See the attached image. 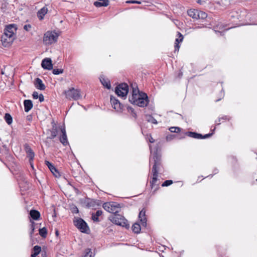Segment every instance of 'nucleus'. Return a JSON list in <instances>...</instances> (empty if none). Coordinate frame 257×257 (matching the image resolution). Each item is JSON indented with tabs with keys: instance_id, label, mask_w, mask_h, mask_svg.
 <instances>
[{
	"instance_id": "1",
	"label": "nucleus",
	"mask_w": 257,
	"mask_h": 257,
	"mask_svg": "<svg viewBox=\"0 0 257 257\" xmlns=\"http://www.w3.org/2000/svg\"><path fill=\"white\" fill-rule=\"evenodd\" d=\"M152 161H153L154 163L152 169L153 177L150 183L151 188L152 189L155 188L153 191L155 193L159 189V184L157 183L158 173L163 168L161 155L158 153L157 150L150 157V164Z\"/></svg>"
},
{
	"instance_id": "2",
	"label": "nucleus",
	"mask_w": 257,
	"mask_h": 257,
	"mask_svg": "<svg viewBox=\"0 0 257 257\" xmlns=\"http://www.w3.org/2000/svg\"><path fill=\"white\" fill-rule=\"evenodd\" d=\"M215 130V127H214V128L212 130V133L202 135L201 134H198L197 133L193 132H182L181 131H183V129L181 128V127L177 126H172L169 128V131L171 133H180L178 136V138L180 140L184 139L186 136H188L196 139H207L212 136L213 134V132H214Z\"/></svg>"
},
{
	"instance_id": "3",
	"label": "nucleus",
	"mask_w": 257,
	"mask_h": 257,
	"mask_svg": "<svg viewBox=\"0 0 257 257\" xmlns=\"http://www.w3.org/2000/svg\"><path fill=\"white\" fill-rule=\"evenodd\" d=\"M129 101L131 103L142 107L147 106L149 103L147 94L141 91L138 93L132 94L129 97Z\"/></svg>"
},
{
	"instance_id": "4",
	"label": "nucleus",
	"mask_w": 257,
	"mask_h": 257,
	"mask_svg": "<svg viewBox=\"0 0 257 257\" xmlns=\"http://www.w3.org/2000/svg\"><path fill=\"white\" fill-rule=\"evenodd\" d=\"M110 221L117 225L125 227L126 229L130 228V224L128 223L127 220L121 215L116 213L113 214L110 219Z\"/></svg>"
},
{
	"instance_id": "5",
	"label": "nucleus",
	"mask_w": 257,
	"mask_h": 257,
	"mask_svg": "<svg viewBox=\"0 0 257 257\" xmlns=\"http://www.w3.org/2000/svg\"><path fill=\"white\" fill-rule=\"evenodd\" d=\"M58 35L54 32H47L43 37V43L46 45H50L57 41Z\"/></svg>"
},
{
	"instance_id": "6",
	"label": "nucleus",
	"mask_w": 257,
	"mask_h": 257,
	"mask_svg": "<svg viewBox=\"0 0 257 257\" xmlns=\"http://www.w3.org/2000/svg\"><path fill=\"white\" fill-rule=\"evenodd\" d=\"M74 225L82 232L88 233L90 230L87 223L81 218H74L73 220Z\"/></svg>"
},
{
	"instance_id": "7",
	"label": "nucleus",
	"mask_w": 257,
	"mask_h": 257,
	"mask_svg": "<svg viewBox=\"0 0 257 257\" xmlns=\"http://www.w3.org/2000/svg\"><path fill=\"white\" fill-rule=\"evenodd\" d=\"M64 93L65 95L66 98L70 100H77L81 98L80 90L73 87L65 90Z\"/></svg>"
},
{
	"instance_id": "8",
	"label": "nucleus",
	"mask_w": 257,
	"mask_h": 257,
	"mask_svg": "<svg viewBox=\"0 0 257 257\" xmlns=\"http://www.w3.org/2000/svg\"><path fill=\"white\" fill-rule=\"evenodd\" d=\"M102 206L106 211L113 214L118 213L120 209V204L115 202H105Z\"/></svg>"
},
{
	"instance_id": "9",
	"label": "nucleus",
	"mask_w": 257,
	"mask_h": 257,
	"mask_svg": "<svg viewBox=\"0 0 257 257\" xmlns=\"http://www.w3.org/2000/svg\"><path fill=\"white\" fill-rule=\"evenodd\" d=\"M188 15L194 20H204L207 17V14L201 11L190 9L187 11Z\"/></svg>"
},
{
	"instance_id": "10",
	"label": "nucleus",
	"mask_w": 257,
	"mask_h": 257,
	"mask_svg": "<svg viewBox=\"0 0 257 257\" xmlns=\"http://www.w3.org/2000/svg\"><path fill=\"white\" fill-rule=\"evenodd\" d=\"M115 93L122 97H126L128 92V86L125 83H123L118 85L115 89Z\"/></svg>"
},
{
	"instance_id": "11",
	"label": "nucleus",
	"mask_w": 257,
	"mask_h": 257,
	"mask_svg": "<svg viewBox=\"0 0 257 257\" xmlns=\"http://www.w3.org/2000/svg\"><path fill=\"white\" fill-rule=\"evenodd\" d=\"M14 36L8 35L4 33L1 37V41L3 46L5 47H9L12 45L14 41L16 39Z\"/></svg>"
},
{
	"instance_id": "12",
	"label": "nucleus",
	"mask_w": 257,
	"mask_h": 257,
	"mask_svg": "<svg viewBox=\"0 0 257 257\" xmlns=\"http://www.w3.org/2000/svg\"><path fill=\"white\" fill-rule=\"evenodd\" d=\"M110 102L112 107L117 111L121 112L123 109V105L119 102V101L114 96L111 95L110 98Z\"/></svg>"
},
{
	"instance_id": "13",
	"label": "nucleus",
	"mask_w": 257,
	"mask_h": 257,
	"mask_svg": "<svg viewBox=\"0 0 257 257\" xmlns=\"http://www.w3.org/2000/svg\"><path fill=\"white\" fill-rule=\"evenodd\" d=\"M17 26L16 24H12L7 25L4 29V33L8 35L14 36L16 38V33L17 30Z\"/></svg>"
},
{
	"instance_id": "14",
	"label": "nucleus",
	"mask_w": 257,
	"mask_h": 257,
	"mask_svg": "<svg viewBox=\"0 0 257 257\" xmlns=\"http://www.w3.org/2000/svg\"><path fill=\"white\" fill-rule=\"evenodd\" d=\"M59 128L60 129L62 133V135L59 137V140L63 146H66L68 145L69 143L67 137L65 128L63 126H60Z\"/></svg>"
},
{
	"instance_id": "15",
	"label": "nucleus",
	"mask_w": 257,
	"mask_h": 257,
	"mask_svg": "<svg viewBox=\"0 0 257 257\" xmlns=\"http://www.w3.org/2000/svg\"><path fill=\"white\" fill-rule=\"evenodd\" d=\"M24 148L25 150L27 153V157L29 159V162L31 164V165L32 167H33L32 162L33 161L34 157H35V153L34 151L32 150L30 146L28 144H25L24 145Z\"/></svg>"
},
{
	"instance_id": "16",
	"label": "nucleus",
	"mask_w": 257,
	"mask_h": 257,
	"mask_svg": "<svg viewBox=\"0 0 257 257\" xmlns=\"http://www.w3.org/2000/svg\"><path fill=\"white\" fill-rule=\"evenodd\" d=\"M52 127L51 130L48 131L50 132L51 135L47 138V139L52 140L54 139L57 135L58 130L56 123H55L54 120L51 122Z\"/></svg>"
},
{
	"instance_id": "17",
	"label": "nucleus",
	"mask_w": 257,
	"mask_h": 257,
	"mask_svg": "<svg viewBox=\"0 0 257 257\" xmlns=\"http://www.w3.org/2000/svg\"><path fill=\"white\" fill-rule=\"evenodd\" d=\"M41 66L44 69L49 70L53 69L52 62L50 58L44 59L42 61Z\"/></svg>"
},
{
	"instance_id": "18",
	"label": "nucleus",
	"mask_w": 257,
	"mask_h": 257,
	"mask_svg": "<svg viewBox=\"0 0 257 257\" xmlns=\"http://www.w3.org/2000/svg\"><path fill=\"white\" fill-rule=\"evenodd\" d=\"M45 164L55 177L59 178L61 176L58 169L51 163L48 161H45Z\"/></svg>"
},
{
	"instance_id": "19",
	"label": "nucleus",
	"mask_w": 257,
	"mask_h": 257,
	"mask_svg": "<svg viewBox=\"0 0 257 257\" xmlns=\"http://www.w3.org/2000/svg\"><path fill=\"white\" fill-rule=\"evenodd\" d=\"M146 210L143 208L139 213V218L140 220L142 226L146 227L147 226V218L146 217Z\"/></svg>"
},
{
	"instance_id": "20",
	"label": "nucleus",
	"mask_w": 257,
	"mask_h": 257,
	"mask_svg": "<svg viewBox=\"0 0 257 257\" xmlns=\"http://www.w3.org/2000/svg\"><path fill=\"white\" fill-rule=\"evenodd\" d=\"M34 85L36 88L41 90H44L46 88L45 84L43 83L42 80L39 78L35 79Z\"/></svg>"
},
{
	"instance_id": "21",
	"label": "nucleus",
	"mask_w": 257,
	"mask_h": 257,
	"mask_svg": "<svg viewBox=\"0 0 257 257\" xmlns=\"http://www.w3.org/2000/svg\"><path fill=\"white\" fill-rule=\"evenodd\" d=\"M24 110L25 112H29L33 106V102L31 100L26 99L24 101Z\"/></svg>"
},
{
	"instance_id": "22",
	"label": "nucleus",
	"mask_w": 257,
	"mask_h": 257,
	"mask_svg": "<svg viewBox=\"0 0 257 257\" xmlns=\"http://www.w3.org/2000/svg\"><path fill=\"white\" fill-rule=\"evenodd\" d=\"M94 2V6L97 8L107 7L109 5V0H96Z\"/></svg>"
},
{
	"instance_id": "23",
	"label": "nucleus",
	"mask_w": 257,
	"mask_h": 257,
	"mask_svg": "<svg viewBox=\"0 0 257 257\" xmlns=\"http://www.w3.org/2000/svg\"><path fill=\"white\" fill-rule=\"evenodd\" d=\"M84 203L85 204V205L87 208H93L97 205L96 201L89 198H86L85 199Z\"/></svg>"
},
{
	"instance_id": "24",
	"label": "nucleus",
	"mask_w": 257,
	"mask_h": 257,
	"mask_svg": "<svg viewBox=\"0 0 257 257\" xmlns=\"http://www.w3.org/2000/svg\"><path fill=\"white\" fill-rule=\"evenodd\" d=\"M30 215L33 219L37 220L40 217V213L36 210L32 209L30 212Z\"/></svg>"
},
{
	"instance_id": "25",
	"label": "nucleus",
	"mask_w": 257,
	"mask_h": 257,
	"mask_svg": "<svg viewBox=\"0 0 257 257\" xmlns=\"http://www.w3.org/2000/svg\"><path fill=\"white\" fill-rule=\"evenodd\" d=\"M48 9L46 7L41 9L38 12V17L40 20H42L45 15L47 13Z\"/></svg>"
},
{
	"instance_id": "26",
	"label": "nucleus",
	"mask_w": 257,
	"mask_h": 257,
	"mask_svg": "<svg viewBox=\"0 0 257 257\" xmlns=\"http://www.w3.org/2000/svg\"><path fill=\"white\" fill-rule=\"evenodd\" d=\"M102 214V211L98 210L95 213H93L92 214L91 218L95 222H99L100 220L99 219L98 217L101 215Z\"/></svg>"
},
{
	"instance_id": "27",
	"label": "nucleus",
	"mask_w": 257,
	"mask_h": 257,
	"mask_svg": "<svg viewBox=\"0 0 257 257\" xmlns=\"http://www.w3.org/2000/svg\"><path fill=\"white\" fill-rule=\"evenodd\" d=\"M100 81L101 84L106 88L110 89L111 87V85L110 83V81L107 79H105L104 77H101L100 78Z\"/></svg>"
},
{
	"instance_id": "28",
	"label": "nucleus",
	"mask_w": 257,
	"mask_h": 257,
	"mask_svg": "<svg viewBox=\"0 0 257 257\" xmlns=\"http://www.w3.org/2000/svg\"><path fill=\"white\" fill-rule=\"evenodd\" d=\"M41 251V247L39 245H35L33 248L32 253L31 254V257H36L38 255Z\"/></svg>"
},
{
	"instance_id": "29",
	"label": "nucleus",
	"mask_w": 257,
	"mask_h": 257,
	"mask_svg": "<svg viewBox=\"0 0 257 257\" xmlns=\"http://www.w3.org/2000/svg\"><path fill=\"white\" fill-rule=\"evenodd\" d=\"M132 230L135 233H139L141 231V226L138 223H134L132 226Z\"/></svg>"
},
{
	"instance_id": "30",
	"label": "nucleus",
	"mask_w": 257,
	"mask_h": 257,
	"mask_svg": "<svg viewBox=\"0 0 257 257\" xmlns=\"http://www.w3.org/2000/svg\"><path fill=\"white\" fill-rule=\"evenodd\" d=\"M4 118L8 124H11L13 122V118L11 114L8 113L5 114Z\"/></svg>"
},
{
	"instance_id": "31",
	"label": "nucleus",
	"mask_w": 257,
	"mask_h": 257,
	"mask_svg": "<svg viewBox=\"0 0 257 257\" xmlns=\"http://www.w3.org/2000/svg\"><path fill=\"white\" fill-rule=\"evenodd\" d=\"M131 87L132 89V94L139 93L140 91L139 90L138 85L136 83H132L131 84Z\"/></svg>"
},
{
	"instance_id": "32",
	"label": "nucleus",
	"mask_w": 257,
	"mask_h": 257,
	"mask_svg": "<svg viewBox=\"0 0 257 257\" xmlns=\"http://www.w3.org/2000/svg\"><path fill=\"white\" fill-rule=\"evenodd\" d=\"M230 119V117L228 116V115H224L222 117H219L218 118V121L216 120L215 121V123H216V125H219L220 123H221V121L222 120H229Z\"/></svg>"
},
{
	"instance_id": "33",
	"label": "nucleus",
	"mask_w": 257,
	"mask_h": 257,
	"mask_svg": "<svg viewBox=\"0 0 257 257\" xmlns=\"http://www.w3.org/2000/svg\"><path fill=\"white\" fill-rule=\"evenodd\" d=\"M39 234L44 238H45L47 235V230L46 227H43L39 229Z\"/></svg>"
},
{
	"instance_id": "34",
	"label": "nucleus",
	"mask_w": 257,
	"mask_h": 257,
	"mask_svg": "<svg viewBox=\"0 0 257 257\" xmlns=\"http://www.w3.org/2000/svg\"><path fill=\"white\" fill-rule=\"evenodd\" d=\"M177 35L178 36V38L176 39L175 43L179 44L183 41L184 37L183 35L179 32L177 33Z\"/></svg>"
},
{
	"instance_id": "35",
	"label": "nucleus",
	"mask_w": 257,
	"mask_h": 257,
	"mask_svg": "<svg viewBox=\"0 0 257 257\" xmlns=\"http://www.w3.org/2000/svg\"><path fill=\"white\" fill-rule=\"evenodd\" d=\"M92 252L90 248H87L85 250L84 254L83 257H91Z\"/></svg>"
},
{
	"instance_id": "36",
	"label": "nucleus",
	"mask_w": 257,
	"mask_h": 257,
	"mask_svg": "<svg viewBox=\"0 0 257 257\" xmlns=\"http://www.w3.org/2000/svg\"><path fill=\"white\" fill-rule=\"evenodd\" d=\"M63 72V69H57L54 68L52 70V73L54 75H58L60 74H62Z\"/></svg>"
},
{
	"instance_id": "37",
	"label": "nucleus",
	"mask_w": 257,
	"mask_h": 257,
	"mask_svg": "<svg viewBox=\"0 0 257 257\" xmlns=\"http://www.w3.org/2000/svg\"><path fill=\"white\" fill-rule=\"evenodd\" d=\"M147 117H148L147 120L149 122H151L152 123H153L154 124L158 123L157 120L154 117H153L152 115H148Z\"/></svg>"
},
{
	"instance_id": "38",
	"label": "nucleus",
	"mask_w": 257,
	"mask_h": 257,
	"mask_svg": "<svg viewBox=\"0 0 257 257\" xmlns=\"http://www.w3.org/2000/svg\"><path fill=\"white\" fill-rule=\"evenodd\" d=\"M70 210L73 213H78L79 212L78 208L75 205H72L70 206Z\"/></svg>"
},
{
	"instance_id": "39",
	"label": "nucleus",
	"mask_w": 257,
	"mask_h": 257,
	"mask_svg": "<svg viewBox=\"0 0 257 257\" xmlns=\"http://www.w3.org/2000/svg\"><path fill=\"white\" fill-rule=\"evenodd\" d=\"M173 183V181L171 180H168L165 181L162 184V187H167L170 185H171Z\"/></svg>"
},
{
	"instance_id": "40",
	"label": "nucleus",
	"mask_w": 257,
	"mask_h": 257,
	"mask_svg": "<svg viewBox=\"0 0 257 257\" xmlns=\"http://www.w3.org/2000/svg\"><path fill=\"white\" fill-rule=\"evenodd\" d=\"M127 109L128 110L130 109L131 110V113H132V116L134 117L135 119H136L137 117V114L135 112L134 109L132 107H128Z\"/></svg>"
},
{
	"instance_id": "41",
	"label": "nucleus",
	"mask_w": 257,
	"mask_h": 257,
	"mask_svg": "<svg viewBox=\"0 0 257 257\" xmlns=\"http://www.w3.org/2000/svg\"><path fill=\"white\" fill-rule=\"evenodd\" d=\"M175 137H176V135H167L166 137V140L167 141H170L173 140Z\"/></svg>"
},
{
	"instance_id": "42",
	"label": "nucleus",
	"mask_w": 257,
	"mask_h": 257,
	"mask_svg": "<svg viewBox=\"0 0 257 257\" xmlns=\"http://www.w3.org/2000/svg\"><path fill=\"white\" fill-rule=\"evenodd\" d=\"M31 28H32V26L30 24L25 25L24 26V29L28 32L30 31Z\"/></svg>"
},
{
	"instance_id": "43",
	"label": "nucleus",
	"mask_w": 257,
	"mask_h": 257,
	"mask_svg": "<svg viewBox=\"0 0 257 257\" xmlns=\"http://www.w3.org/2000/svg\"><path fill=\"white\" fill-rule=\"evenodd\" d=\"M126 3H128V4H141V2H140V1H127L126 2Z\"/></svg>"
},
{
	"instance_id": "44",
	"label": "nucleus",
	"mask_w": 257,
	"mask_h": 257,
	"mask_svg": "<svg viewBox=\"0 0 257 257\" xmlns=\"http://www.w3.org/2000/svg\"><path fill=\"white\" fill-rule=\"evenodd\" d=\"M174 48H175L174 52H178L179 48H180L179 44L175 43Z\"/></svg>"
},
{
	"instance_id": "45",
	"label": "nucleus",
	"mask_w": 257,
	"mask_h": 257,
	"mask_svg": "<svg viewBox=\"0 0 257 257\" xmlns=\"http://www.w3.org/2000/svg\"><path fill=\"white\" fill-rule=\"evenodd\" d=\"M39 95L37 91H34L32 94L33 98L35 99L38 98Z\"/></svg>"
},
{
	"instance_id": "46",
	"label": "nucleus",
	"mask_w": 257,
	"mask_h": 257,
	"mask_svg": "<svg viewBox=\"0 0 257 257\" xmlns=\"http://www.w3.org/2000/svg\"><path fill=\"white\" fill-rule=\"evenodd\" d=\"M38 98L40 102H42L44 100V97L42 94H39Z\"/></svg>"
},
{
	"instance_id": "47",
	"label": "nucleus",
	"mask_w": 257,
	"mask_h": 257,
	"mask_svg": "<svg viewBox=\"0 0 257 257\" xmlns=\"http://www.w3.org/2000/svg\"><path fill=\"white\" fill-rule=\"evenodd\" d=\"M32 118H33V117H32V115H27V118H26L27 120L29 122H31L32 120Z\"/></svg>"
},
{
	"instance_id": "48",
	"label": "nucleus",
	"mask_w": 257,
	"mask_h": 257,
	"mask_svg": "<svg viewBox=\"0 0 257 257\" xmlns=\"http://www.w3.org/2000/svg\"><path fill=\"white\" fill-rule=\"evenodd\" d=\"M34 224H35V222L34 221L32 222V223H31V228L33 230H34V229H35Z\"/></svg>"
},
{
	"instance_id": "49",
	"label": "nucleus",
	"mask_w": 257,
	"mask_h": 257,
	"mask_svg": "<svg viewBox=\"0 0 257 257\" xmlns=\"http://www.w3.org/2000/svg\"><path fill=\"white\" fill-rule=\"evenodd\" d=\"M149 142L151 143H154L155 140L150 136V138H149Z\"/></svg>"
},
{
	"instance_id": "50",
	"label": "nucleus",
	"mask_w": 257,
	"mask_h": 257,
	"mask_svg": "<svg viewBox=\"0 0 257 257\" xmlns=\"http://www.w3.org/2000/svg\"><path fill=\"white\" fill-rule=\"evenodd\" d=\"M34 231V230H33L31 229V231L30 232L31 236H32V234H33Z\"/></svg>"
},
{
	"instance_id": "51",
	"label": "nucleus",
	"mask_w": 257,
	"mask_h": 257,
	"mask_svg": "<svg viewBox=\"0 0 257 257\" xmlns=\"http://www.w3.org/2000/svg\"><path fill=\"white\" fill-rule=\"evenodd\" d=\"M182 75H183L182 73V72H180L179 73V77H181L182 76Z\"/></svg>"
},
{
	"instance_id": "52",
	"label": "nucleus",
	"mask_w": 257,
	"mask_h": 257,
	"mask_svg": "<svg viewBox=\"0 0 257 257\" xmlns=\"http://www.w3.org/2000/svg\"><path fill=\"white\" fill-rule=\"evenodd\" d=\"M55 234L57 236H58L59 235V232L58 230H56V232H55Z\"/></svg>"
},
{
	"instance_id": "53",
	"label": "nucleus",
	"mask_w": 257,
	"mask_h": 257,
	"mask_svg": "<svg viewBox=\"0 0 257 257\" xmlns=\"http://www.w3.org/2000/svg\"><path fill=\"white\" fill-rule=\"evenodd\" d=\"M197 3H198V4H200L201 3V0H197Z\"/></svg>"
},
{
	"instance_id": "54",
	"label": "nucleus",
	"mask_w": 257,
	"mask_h": 257,
	"mask_svg": "<svg viewBox=\"0 0 257 257\" xmlns=\"http://www.w3.org/2000/svg\"><path fill=\"white\" fill-rule=\"evenodd\" d=\"M230 17H234V16L231 15Z\"/></svg>"
},
{
	"instance_id": "55",
	"label": "nucleus",
	"mask_w": 257,
	"mask_h": 257,
	"mask_svg": "<svg viewBox=\"0 0 257 257\" xmlns=\"http://www.w3.org/2000/svg\"><path fill=\"white\" fill-rule=\"evenodd\" d=\"M201 27L198 26L197 28H201Z\"/></svg>"
},
{
	"instance_id": "56",
	"label": "nucleus",
	"mask_w": 257,
	"mask_h": 257,
	"mask_svg": "<svg viewBox=\"0 0 257 257\" xmlns=\"http://www.w3.org/2000/svg\"><path fill=\"white\" fill-rule=\"evenodd\" d=\"M256 180L257 181V179H256Z\"/></svg>"
}]
</instances>
